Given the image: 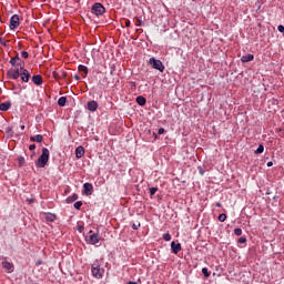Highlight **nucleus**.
I'll return each mask as SVG.
<instances>
[{
    "mask_svg": "<svg viewBox=\"0 0 284 284\" xmlns=\"http://www.w3.org/2000/svg\"><path fill=\"white\" fill-rule=\"evenodd\" d=\"M29 150L32 151V150H37V145L36 144H31L29 145Z\"/></svg>",
    "mask_w": 284,
    "mask_h": 284,
    "instance_id": "nucleus-36",
    "label": "nucleus"
},
{
    "mask_svg": "<svg viewBox=\"0 0 284 284\" xmlns=\"http://www.w3.org/2000/svg\"><path fill=\"white\" fill-rule=\"evenodd\" d=\"M130 26H131L130 20H125V27H126V28H130Z\"/></svg>",
    "mask_w": 284,
    "mask_h": 284,
    "instance_id": "nucleus-40",
    "label": "nucleus"
},
{
    "mask_svg": "<svg viewBox=\"0 0 284 284\" xmlns=\"http://www.w3.org/2000/svg\"><path fill=\"white\" fill-rule=\"evenodd\" d=\"M67 74H68V73H65V71H62L61 77H64V78H65Z\"/></svg>",
    "mask_w": 284,
    "mask_h": 284,
    "instance_id": "nucleus-46",
    "label": "nucleus"
},
{
    "mask_svg": "<svg viewBox=\"0 0 284 284\" xmlns=\"http://www.w3.org/2000/svg\"><path fill=\"white\" fill-rule=\"evenodd\" d=\"M171 250H181V243L172 242L171 243Z\"/></svg>",
    "mask_w": 284,
    "mask_h": 284,
    "instance_id": "nucleus-25",
    "label": "nucleus"
},
{
    "mask_svg": "<svg viewBox=\"0 0 284 284\" xmlns=\"http://www.w3.org/2000/svg\"><path fill=\"white\" fill-rule=\"evenodd\" d=\"M242 63H250V61H254V54H246L241 58Z\"/></svg>",
    "mask_w": 284,
    "mask_h": 284,
    "instance_id": "nucleus-13",
    "label": "nucleus"
},
{
    "mask_svg": "<svg viewBox=\"0 0 284 284\" xmlns=\"http://www.w3.org/2000/svg\"><path fill=\"white\" fill-rule=\"evenodd\" d=\"M91 12L92 14H95V17H103V14H105V7L97 2L92 6Z\"/></svg>",
    "mask_w": 284,
    "mask_h": 284,
    "instance_id": "nucleus-3",
    "label": "nucleus"
},
{
    "mask_svg": "<svg viewBox=\"0 0 284 284\" xmlns=\"http://www.w3.org/2000/svg\"><path fill=\"white\" fill-rule=\"evenodd\" d=\"M136 22L135 26H142L143 24V20H141V18H135Z\"/></svg>",
    "mask_w": 284,
    "mask_h": 284,
    "instance_id": "nucleus-32",
    "label": "nucleus"
},
{
    "mask_svg": "<svg viewBox=\"0 0 284 284\" xmlns=\"http://www.w3.org/2000/svg\"><path fill=\"white\" fill-rule=\"evenodd\" d=\"M91 272H92V275L94 276V278H102V276H103V271L97 264L92 265Z\"/></svg>",
    "mask_w": 284,
    "mask_h": 284,
    "instance_id": "nucleus-7",
    "label": "nucleus"
},
{
    "mask_svg": "<svg viewBox=\"0 0 284 284\" xmlns=\"http://www.w3.org/2000/svg\"><path fill=\"white\" fill-rule=\"evenodd\" d=\"M20 130H26V125L22 124V125L20 126Z\"/></svg>",
    "mask_w": 284,
    "mask_h": 284,
    "instance_id": "nucleus-48",
    "label": "nucleus"
},
{
    "mask_svg": "<svg viewBox=\"0 0 284 284\" xmlns=\"http://www.w3.org/2000/svg\"><path fill=\"white\" fill-rule=\"evenodd\" d=\"M20 70H21V72H20V79H21V81H23V83H28V81H30V77H31L30 71H28V70L23 67V64H20Z\"/></svg>",
    "mask_w": 284,
    "mask_h": 284,
    "instance_id": "nucleus-6",
    "label": "nucleus"
},
{
    "mask_svg": "<svg viewBox=\"0 0 284 284\" xmlns=\"http://www.w3.org/2000/svg\"><path fill=\"white\" fill-rule=\"evenodd\" d=\"M128 284H138L136 282H129Z\"/></svg>",
    "mask_w": 284,
    "mask_h": 284,
    "instance_id": "nucleus-50",
    "label": "nucleus"
},
{
    "mask_svg": "<svg viewBox=\"0 0 284 284\" xmlns=\"http://www.w3.org/2000/svg\"><path fill=\"white\" fill-rule=\"evenodd\" d=\"M150 65L154 68V70H159V72H164L165 65H163V62L161 60H156L155 58H151L149 60Z\"/></svg>",
    "mask_w": 284,
    "mask_h": 284,
    "instance_id": "nucleus-4",
    "label": "nucleus"
},
{
    "mask_svg": "<svg viewBox=\"0 0 284 284\" xmlns=\"http://www.w3.org/2000/svg\"><path fill=\"white\" fill-rule=\"evenodd\" d=\"M164 241H172V235L170 233H166L163 235Z\"/></svg>",
    "mask_w": 284,
    "mask_h": 284,
    "instance_id": "nucleus-31",
    "label": "nucleus"
},
{
    "mask_svg": "<svg viewBox=\"0 0 284 284\" xmlns=\"http://www.w3.org/2000/svg\"><path fill=\"white\" fill-rule=\"evenodd\" d=\"M21 72L19 71V68H16V69H10L8 72H7V77L9 79H13L14 81L17 79H19Z\"/></svg>",
    "mask_w": 284,
    "mask_h": 284,
    "instance_id": "nucleus-8",
    "label": "nucleus"
},
{
    "mask_svg": "<svg viewBox=\"0 0 284 284\" xmlns=\"http://www.w3.org/2000/svg\"><path fill=\"white\" fill-rule=\"evenodd\" d=\"M247 241V239H245V237H240L239 239V243H245Z\"/></svg>",
    "mask_w": 284,
    "mask_h": 284,
    "instance_id": "nucleus-37",
    "label": "nucleus"
},
{
    "mask_svg": "<svg viewBox=\"0 0 284 284\" xmlns=\"http://www.w3.org/2000/svg\"><path fill=\"white\" fill-rule=\"evenodd\" d=\"M264 150H265V146H263V144H260L257 150L255 151V154H263Z\"/></svg>",
    "mask_w": 284,
    "mask_h": 284,
    "instance_id": "nucleus-27",
    "label": "nucleus"
},
{
    "mask_svg": "<svg viewBox=\"0 0 284 284\" xmlns=\"http://www.w3.org/2000/svg\"><path fill=\"white\" fill-rule=\"evenodd\" d=\"M19 24V14H13L10 19V30H16Z\"/></svg>",
    "mask_w": 284,
    "mask_h": 284,
    "instance_id": "nucleus-9",
    "label": "nucleus"
},
{
    "mask_svg": "<svg viewBox=\"0 0 284 284\" xmlns=\"http://www.w3.org/2000/svg\"><path fill=\"white\" fill-rule=\"evenodd\" d=\"M89 234L91 235H89V237H85V241L90 245H97V243L101 241V236L99 235V233H92V231H90Z\"/></svg>",
    "mask_w": 284,
    "mask_h": 284,
    "instance_id": "nucleus-5",
    "label": "nucleus"
},
{
    "mask_svg": "<svg viewBox=\"0 0 284 284\" xmlns=\"http://www.w3.org/2000/svg\"><path fill=\"white\" fill-rule=\"evenodd\" d=\"M85 154V149L83 146H78L75 149V156L77 159H82V156Z\"/></svg>",
    "mask_w": 284,
    "mask_h": 284,
    "instance_id": "nucleus-11",
    "label": "nucleus"
},
{
    "mask_svg": "<svg viewBox=\"0 0 284 284\" xmlns=\"http://www.w3.org/2000/svg\"><path fill=\"white\" fill-rule=\"evenodd\" d=\"M79 72H83L84 74H88V67L80 64L78 67Z\"/></svg>",
    "mask_w": 284,
    "mask_h": 284,
    "instance_id": "nucleus-22",
    "label": "nucleus"
},
{
    "mask_svg": "<svg viewBox=\"0 0 284 284\" xmlns=\"http://www.w3.org/2000/svg\"><path fill=\"white\" fill-rule=\"evenodd\" d=\"M79 199V195L77 193H73L72 195H70L69 197H67V203H74V201H77Z\"/></svg>",
    "mask_w": 284,
    "mask_h": 284,
    "instance_id": "nucleus-17",
    "label": "nucleus"
},
{
    "mask_svg": "<svg viewBox=\"0 0 284 284\" xmlns=\"http://www.w3.org/2000/svg\"><path fill=\"white\" fill-rule=\"evenodd\" d=\"M272 165H274L273 162H267V168H272Z\"/></svg>",
    "mask_w": 284,
    "mask_h": 284,
    "instance_id": "nucleus-45",
    "label": "nucleus"
},
{
    "mask_svg": "<svg viewBox=\"0 0 284 284\" xmlns=\"http://www.w3.org/2000/svg\"><path fill=\"white\" fill-rule=\"evenodd\" d=\"M36 265H43V261L38 260L37 263H36Z\"/></svg>",
    "mask_w": 284,
    "mask_h": 284,
    "instance_id": "nucleus-41",
    "label": "nucleus"
},
{
    "mask_svg": "<svg viewBox=\"0 0 284 284\" xmlns=\"http://www.w3.org/2000/svg\"><path fill=\"white\" fill-rule=\"evenodd\" d=\"M68 99L65 97H61L59 100H58V105H60V108H63L67 103Z\"/></svg>",
    "mask_w": 284,
    "mask_h": 284,
    "instance_id": "nucleus-20",
    "label": "nucleus"
},
{
    "mask_svg": "<svg viewBox=\"0 0 284 284\" xmlns=\"http://www.w3.org/2000/svg\"><path fill=\"white\" fill-rule=\"evenodd\" d=\"M0 43H1V45H3L4 48L8 47V43H7L6 41H3V38H2V37H0Z\"/></svg>",
    "mask_w": 284,
    "mask_h": 284,
    "instance_id": "nucleus-34",
    "label": "nucleus"
},
{
    "mask_svg": "<svg viewBox=\"0 0 284 284\" xmlns=\"http://www.w3.org/2000/svg\"><path fill=\"white\" fill-rule=\"evenodd\" d=\"M32 82L34 83V85H41L43 83V78H41V75H33Z\"/></svg>",
    "mask_w": 284,
    "mask_h": 284,
    "instance_id": "nucleus-14",
    "label": "nucleus"
},
{
    "mask_svg": "<svg viewBox=\"0 0 284 284\" xmlns=\"http://www.w3.org/2000/svg\"><path fill=\"white\" fill-rule=\"evenodd\" d=\"M277 30H278V32H282L284 34V27H283V24H280L277 27Z\"/></svg>",
    "mask_w": 284,
    "mask_h": 284,
    "instance_id": "nucleus-35",
    "label": "nucleus"
},
{
    "mask_svg": "<svg viewBox=\"0 0 284 284\" xmlns=\"http://www.w3.org/2000/svg\"><path fill=\"white\" fill-rule=\"evenodd\" d=\"M81 205H83V202H81V201L75 202L74 203L75 210H81Z\"/></svg>",
    "mask_w": 284,
    "mask_h": 284,
    "instance_id": "nucleus-29",
    "label": "nucleus"
},
{
    "mask_svg": "<svg viewBox=\"0 0 284 284\" xmlns=\"http://www.w3.org/2000/svg\"><path fill=\"white\" fill-rule=\"evenodd\" d=\"M87 108L89 110V112H97V110H99V102L98 101H89L87 103Z\"/></svg>",
    "mask_w": 284,
    "mask_h": 284,
    "instance_id": "nucleus-10",
    "label": "nucleus"
},
{
    "mask_svg": "<svg viewBox=\"0 0 284 284\" xmlns=\"http://www.w3.org/2000/svg\"><path fill=\"white\" fill-rule=\"evenodd\" d=\"M179 252H181V251H179V250H172V253H173V254H179Z\"/></svg>",
    "mask_w": 284,
    "mask_h": 284,
    "instance_id": "nucleus-43",
    "label": "nucleus"
},
{
    "mask_svg": "<svg viewBox=\"0 0 284 284\" xmlns=\"http://www.w3.org/2000/svg\"><path fill=\"white\" fill-rule=\"evenodd\" d=\"M132 227H133V230H139V227H141V224H138V225L133 224Z\"/></svg>",
    "mask_w": 284,
    "mask_h": 284,
    "instance_id": "nucleus-39",
    "label": "nucleus"
},
{
    "mask_svg": "<svg viewBox=\"0 0 284 284\" xmlns=\"http://www.w3.org/2000/svg\"><path fill=\"white\" fill-rule=\"evenodd\" d=\"M19 168H23L26 165V158L18 156L17 159Z\"/></svg>",
    "mask_w": 284,
    "mask_h": 284,
    "instance_id": "nucleus-19",
    "label": "nucleus"
},
{
    "mask_svg": "<svg viewBox=\"0 0 284 284\" xmlns=\"http://www.w3.org/2000/svg\"><path fill=\"white\" fill-rule=\"evenodd\" d=\"M21 55H22L23 59H28L30 57L28 51H22Z\"/></svg>",
    "mask_w": 284,
    "mask_h": 284,
    "instance_id": "nucleus-33",
    "label": "nucleus"
},
{
    "mask_svg": "<svg viewBox=\"0 0 284 284\" xmlns=\"http://www.w3.org/2000/svg\"><path fill=\"white\" fill-rule=\"evenodd\" d=\"M202 274L204 275L205 278H210V271L207 270V267L202 268Z\"/></svg>",
    "mask_w": 284,
    "mask_h": 284,
    "instance_id": "nucleus-26",
    "label": "nucleus"
},
{
    "mask_svg": "<svg viewBox=\"0 0 284 284\" xmlns=\"http://www.w3.org/2000/svg\"><path fill=\"white\" fill-rule=\"evenodd\" d=\"M156 192H159V189H158V187H151V189H150V194H151V196H154V194H156Z\"/></svg>",
    "mask_w": 284,
    "mask_h": 284,
    "instance_id": "nucleus-28",
    "label": "nucleus"
},
{
    "mask_svg": "<svg viewBox=\"0 0 284 284\" xmlns=\"http://www.w3.org/2000/svg\"><path fill=\"white\" fill-rule=\"evenodd\" d=\"M48 161H50V150H48V148H43L42 154L39 156L36 165L37 168H45V165H48Z\"/></svg>",
    "mask_w": 284,
    "mask_h": 284,
    "instance_id": "nucleus-1",
    "label": "nucleus"
},
{
    "mask_svg": "<svg viewBox=\"0 0 284 284\" xmlns=\"http://www.w3.org/2000/svg\"><path fill=\"white\" fill-rule=\"evenodd\" d=\"M164 132H165V129H163V128L159 129V131H158L159 134H164Z\"/></svg>",
    "mask_w": 284,
    "mask_h": 284,
    "instance_id": "nucleus-38",
    "label": "nucleus"
},
{
    "mask_svg": "<svg viewBox=\"0 0 284 284\" xmlns=\"http://www.w3.org/2000/svg\"><path fill=\"white\" fill-rule=\"evenodd\" d=\"M45 219H47V221H49L50 223H52L53 221L57 220V215H54V214H48V215L45 216Z\"/></svg>",
    "mask_w": 284,
    "mask_h": 284,
    "instance_id": "nucleus-23",
    "label": "nucleus"
},
{
    "mask_svg": "<svg viewBox=\"0 0 284 284\" xmlns=\"http://www.w3.org/2000/svg\"><path fill=\"white\" fill-rule=\"evenodd\" d=\"M83 189H84V194H92V190H94V186H92V184L90 183H84L83 184Z\"/></svg>",
    "mask_w": 284,
    "mask_h": 284,
    "instance_id": "nucleus-12",
    "label": "nucleus"
},
{
    "mask_svg": "<svg viewBox=\"0 0 284 284\" xmlns=\"http://www.w3.org/2000/svg\"><path fill=\"white\" fill-rule=\"evenodd\" d=\"M136 103L138 105H145V103H148V100H145V98H143L142 95H139L136 98Z\"/></svg>",
    "mask_w": 284,
    "mask_h": 284,
    "instance_id": "nucleus-18",
    "label": "nucleus"
},
{
    "mask_svg": "<svg viewBox=\"0 0 284 284\" xmlns=\"http://www.w3.org/2000/svg\"><path fill=\"white\" fill-rule=\"evenodd\" d=\"M234 234H235V236H241V234H243V230H241V229H235V230H234Z\"/></svg>",
    "mask_w": 284,
    "mask_h": 284,
    "instance_id": "nucleus-30",
    "label": "nucleus"
},
{
    "mask_svg": "<svg viewBox=\"0 0 284 284\" xmlns=\"http://www.w3.org/2000/svg\"><path fill=\"white\" fill-rule=\"evenodd\" d=\"M75 81H81V78L79 75H74Z\"/></svg>",
    "mask_w": 284,
    "mask_h": 284,
    "instance_id": "nucleus-44",
    "label": "nucleus"
},
{
    "mask_svg": "<svg viewBox=\"0 0 284 284\" xmlns=\"http://www.w3.org/2000/svg\"><path fill=\"white\" fill-rule=\"evenodd\" d=\"M30 141H32L33 143H42L43 142V135L41 134H37L36 136H31Z\"/></svg>",
    "mask_w": 284,
    "mask_h": 284,
    "instance_id": "nucleus-15",
    "label": "nucleus"
},
{
    "mask_svg": "<svg viewBox=\"0 0 284 284\" xmlns=\"http://www.w3.org/2000/svg\"><path fill=\"white\" fill-rule=\"evenodd\" d=\"M21 60V58H19V55H16L14 58H12L11 60H10V63H11V65H21V64H17V61H20Z\"/></svg>",
    "mask_w": 284,
    "mask_h": 284,
    "instance_id": "nucleus-21",
    "label": "nucleus"
},
{
    "mask_svg": "<svg viewBox=\"0 0 284 284\" xmlns=\"http://www.w3.org/2000/svg\"><path fill=\"white\" fill-rule=\"evenodd\" d=\"M226 220H227V215L226 214L222 213V214L219 215L220 223H225Z\"/></svg>",
    "mask_w": 284,
    "mask_h": 284,
    "instance_id": "nucleus-24",
    "label": "nucleus"
},
{
    "mask_svg": "<svg viewBox=\"0 0 284 284\" xmlns=\"http://www.w3.org/2000/svg\"><path fill=\"white\" fill-rule=\"evenodd\" d=\"M0 263L3 267V270H6L7 274H12V272H14V264L11 262H8V258L0 257Z\"/></svg>",
    "mask_w": 284,
    "mask_h": 284,
    "instance_id": "nucleus-2",
    "label": "nucleus"
},
{
    "mask_svg": "<svg viewBox=\"0 0 284 284\" xmlns=\"http://www.w3.org/2000/svg\"><path fill=\"white\" fill-rule=\"evenodd\" d=\"M10 105H12L10 102H3L0 104L1 112H8L10 110Z\"/></svg>",
    "mask_w": 284,
    "mask_h": 284,
    "instance_id": "nucleus-16",
    "label": "nucleus"
},
{
    "mask_svg": "<svg viewBox=\"0 0 284 284\" xmlns=\"http://www.w3.org/2000/svg\"><path fill=\"white\" fill-rule=\"evenodd\" d=\"M216 207H221V203L220 202L216 203Z\"/></svg>",
    "mask_w": 284,
    "mask_h": 284,
    "instance_id": "nucleus-49",
    "label": "nucleus"
},
{
    "mask_svg": "<svg viewBox=\"0 0 284 284\" xmlns=\"http://www.w3.org/2000/svg\"><path fill=\"white\" fill-rule=\"evenodd\" d=\"M84 227L82 225L78 226V231L81 233L83 232Z\"/></svg>",
    "mask_w": 284,
    "mask_h": 284,
    "instance_id": "nucleus-42",
    "label": "nucleus"
},
{
    "mask_svg": "<svg viewBox=\"0 0 284 284\" xmlns=\"http://www.w3.org/2000/svg\"><path fill=\"white\" fill-rule=\"evenodd\" d=\"M7 132H8V133L12 132V128L9 126V128L7 129Z\"/></svg>",
    "mask_w": 284,
    "mask_h": 284,
    "instance_id": "nucleus-47",
    "label": "nucleus"
}]
</instances>
